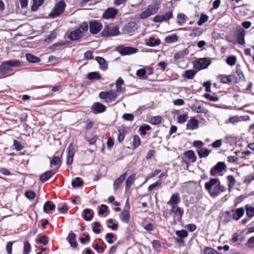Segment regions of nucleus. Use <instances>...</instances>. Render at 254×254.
I'll return each mask as SVG.
<instances>
[{
  "label": "nucleus",
  "mask_w": 254,
  "mask_h": 254,
  "mask_svg": "<svg viewBox=\"0 0 254 254\" xmlns=\"http://www.w3.org/2000/svg\"><path fill=\"white\" fill-rule=\"evenodd\" d=\"M140 144V139L138 135H134L133 136V141H132V147L134 149L136 148L137 147H138Z\"/></svg>",
  "instance_id": "de8ad7c7"
},
{
  "label": "nucleus",
  "mask_w": 254,
  "mask_h": 254,
  "mask_svg": "<svg viewBox=\"0 0 254 254\" xmlns=\"http://www.w3.org/2000/svg\"><path fill=\"white\" fill-rule=\"evenodd\" d=\"M65 3L63 0L59 1L55 5L53 11L49 14V16L55 18L62 14L64 11Z\"/></svg>",
  "instance_id": "20e7f679"
},
{
  "label": "nucleus",
  "mask_w": 254,
  "mask_h": 254,
  "mask_svg": "<svg viewBox=\"0 0 254 254\" xmlns=\"http://www.w3.org/2000/svg\"><path fill=\"white\" fill-rule=\"evenodd\" d=\"M117 96L116 92L112 90L106 92L102 91L99 94V98L104 100L106 102H111L115 101Z\"/></svg>",
  "instance_id": "39448f33"
},
{
  "label": "nucleus",
  "mask_w": 254,
  "mask_h": 254,
  "mask_svg": "<svg viewBox=\"0 0 254 254\" xmlns=\"http://www.w3.org/2000/svg\"><path fill=\"white\" fill-rule=\"evenodd\" d=\"M119 217L121 221L125 223L129 222L130 216L129 212L127 210H123L119 214Z\"/></svg>",
  "instance_id": "bb28decb"
},
{
  "label": "nucleus",
  "mask_w": 254,
  "mask_h": 254,
  "mask_svg": "<svg viewBox=\"0 0 254 254\" xmlns=\"http://www.w3.org/2000/svg\"><path fill=\"white\" fill-rule=\"evenodd\" d=\"M61 162V160L59 157L54 156L52 160H51L50 164L51 165L56 166L60 164Z\"/></svg>",
  "instance_id": "338daca9"
},
{
  "label": "nucleus",
  "mask_w": 254,
  "mask_h": 254,
  "mask_svg": "<svg viewBox=\"0 0 254 254\" xmlns=\"http://www.w3.org/2000/svg\"><path fill=\"white\" fill-rule=\"evenodd\" d=\"M161 41L159 39H155L153 37H151L146 42V45L149 47H155L160 44Z\"/></svg>",
  "instance_id": "7c9ffc66"
},
{
  "label": "nucleus",
  "mask_w": 254,
  "mask_h": 254,
  "mask_svg": "<svg viewBox=\"0 0 254 254\" xmlns=\"http://www.w3.org/2000/svg\"><path fill=\"white\" fill-rule=\"evenodd\" d=\"M127 175V173L126 172L123 174L121 175L118 178H117L114 182L113 187L114 190H117L122 184V183L124 181L126 176Z\"/></svg>",
  "instance_id": "5701e85b"
},
{
  "label": "nucleus",
  "mask_w": 254,
  "mask_h": 254,
  "mask_svg": "<svg viewBox=\"0 0 254 254\" xmlns=\"http://www.w3.org/2000/svg\"><path fill=\"white\" fill-rule=\"evenodd\" d=\"M100 227V224L98 222H95L94 223V225L92 228V230L95 234H99L101 232V230L99 228Z\"/></svg>",
  "instance_id": "774afa93"
},
{
  "label": "nucleus",
  "mask_w": 254,
  "mask_h": 254,
  "mask_svg": "<svg viewBox=\"0 0 254 254\" xmlns=\"http://www.w3.org/2000/svg\"><path fill=\"white\" fill-rule=\"evenodd\" d=\"M74 149L73 148L72 144L71 143L69 145L67 148L66 159V163L67 165H70L72 164L73 160V157L74 156Z\"/></svg>",
  "instance_id": "9b49d317"
},
{
  "label": "nucleus",
  "mask_w": 254,
  "mask_h": 254,
  "mask_svg": "<svg viewBox=\"0 0 254 254\" xmlns=\"http://www.w3.org/2000/svg\"><path fill=\"white\" fill-rule=\"evenodd\" d=\"M181 199L180 195L178 193H173L169 201L167 202L168 204H169L171 207L177 206V204L180 202Z\"/></svg>",
  "instance_id": "2eb2a0df"
},
{
  "label": "nucleus",
  "mask_w": 254,
  "mask_h": 254,
  "mask_svg": "<svg viewBox=\"0 0 254 254\" xmlns=\"http://www.w3.org/2000/svg\"><path fill=\"white\" fill-rule=\"evenodd\" d=\"M210 63L206 60H203L202 62H197L196 64H194V67L198 70L206 68Z\"/></svg>",
  "instance_id": "c85d7f7f"
},
{
  "label": "nucleus",
  "mask_w": 254,
  "mask_h": 254,
  "mask_svg": "<svg viewBox=\"0 0 254 254\" xmlns=\"http://www.w3.org/2000/svg\"><path fill=\"white\" fill-rule=\"evenodd\" d=\"M254 180V173L245 177L244 183L249 184Z\"/></svg>",
  "instance_id": "680f3d73"
},
{
  "label": "nucleus",
  "mask_w": 254,
  "mask_h": 254,
  "mask_svg": "<svg viewBox=\"0 0 254 254\" xmlns=\"http://www.w3.org/2000/svg\"><path fill=\"white\" fill-rule=\"evenodd\" d=\"M204 188L210 195L213 198L226 190L225 187L221 184L219 179L217 178L211 179L209 182L205 184Z\"/></svg>",
  "instance_id": "f257e3e1"
},
{
  "label": "nucleus",
  "mask_w": 254,
  "mask_h": 254,
  "mask_svg": "<svg viewBox=\"0 0 254 254\" xmlns=\"http://www.w3.org/2000/svg\"><path fill=\"white\" fill-rule=\"evenodd\" d=\"M20 65V62L18 60H11L3 62L0 65V72L2 74H6L10 71L13 67Z\"/></svg>",
  "instance_id": "f03ea898"
},
{
  "label": "nucleus",
  "mask_w": 254,
  "mask_h": 254,
  "mask_svg": "<svg viewBox=\"0 0 254 254\" xmlns=\"http://www.w3.org/2000/svg\"><path fill=\"white\" fill-rule=\"evenodd\" d=\"M245 209L243 207H240L234 210L233 213V219L238 221L244 215Z\"/></svg>",
  "instance_id": "393cba45"
},
{
  "label": "nucleus",
  "mask_w": 254,
  "mask_h": 254,
  "mask_svg": "<svg viewBox=\"0 0 254 254\" xmlns=\"http://www.w3.org/2000/svg\"><path fill=\"white\" fill-rule=\"evenodd\" d=\"M118 11L114 7L108 8L102 14L103 19H109L114 18L117 15Z\"/></svg>",
  "instance_id": "9d476101"
},
{
  "label": "nucleus",
  "mask_w": 254,
  "mask_h": 254,
  "mask_svg": "<svg viewBox=\"0 0 254 254\" xmlns=\"http://www.w3.org/2000/svg\"><path fill=\"white\" fill-rule=\"evenodd\" d=\"M96 61L98 63L100 66V68L103 70H105L108 68V64L106 63L105 60L101 57H96Z\"/></svg>",
  "instance_id": "473e14b6"
},
{
  "label": "nucleus",
  "mask_w": 254,
  "mask_h": 254,
  "mask_svg": "<svg viewBox=\"0 0 254 254\" xmlns=\"http://www.w3.org/2000/svg\"><path fill=\"white\" fill-rule=\"evenodd\" d=\"M219 78L221 82L223 83L230 84L231 83H237L238 82L237 77L234 75L230 74L226 75L224 74H220L219 75Z\"/></svg>",
  "instance_id": "1a4fd4ad"
},
{
  "label": "nucleus",
  "mask_w": 254,
  "mask_h": 254,
  "mask_svg": "<svg viewBox=\"0 0 254 254\" xmlns=\"http://www.w3.org/2000/svg\"><path fill=\"white\" fill-rule=\"evenodd\" d=\"M236 75L237 77L238 82L240 81H243L245 80V76L244 74L241 69L239 65H237L236 67V72H235Z\"/></svg>",
  "instance_id": "e433bc0d"
},
{
  "label": "nucleus",
  "mask_w": 254,
  "mask_h": 254,
  "mask_svg": "<svg viewBox=\"0 0 254 254\" xmlns=\"http://www.w3.org/2000/svg\"><path fill=\"white\" fill-rule=\"evenodd\" d=\"M44 1L45 0H33V3L31 7V10L36 11L39 7L43 4Z\"/></svg>",
  "instance_id": "a19ab883"
},
{
  "label": "nucleus",
  "mask_w": 254,
  "mask_h": 254,
  "mask_svg": "<svg viewBox=\"0 0 254 254\" xmlns=\"http://www.w3.org/2000/svg\"><path fill=\"white\" fill-rule=\"evenodd\" d=\"M57 37V33L55 31H52L45 39L46 43H50L52 42Z\"/></svg>",
  "instance_id": "09e8293b"
},
{
  "label": "nucleus",
  "mask_w": 254,
  "mask_h": 254,
  "mask_svg": "<svg viewBox=\"0 0 254 254\" xmlns=\"http://www.w3.org/2000/svg\"><path fill=\"white\" fill-rule=\"evenodd\" d=\"M56 208L55 204L51 201H46L43 206V211L45 213H49V211H53Z\"/></svg>",
  "instance_id": "a878e982"
},
{
  "label": "nucleus",
  "mask_w": 254,
  "mask_h": 254,
  "mask_svg": "<svg viewBox=\"0 0 254 254\" xmlns=\"http://www.w3.org/2000/svg\"><path fill=\"white\" fill-rule=\"evenodd\" d=\"M83 184V182L82 179L80 177H76L74 180L71 182V186L73 188L79 187Z\"/></svg>",
  "instance_id": "c03bdc74"
},
{
  "label": "nucleus",
  "mask_w": 254,
  "mask_h": 254,
  "mask_svg": "<svg viewBox=\"0 0 254 254\" xmlns=\"http://www.w3.org/2000/svg\"><path fill=\"white\" fill-rule=\"evenodd\" d=\"M245 31L243 29L241 28L238 29L236 38L237 42L240 45H243L245 44Z\"/></svg>",
  "instance_id": "6ab92c4d"
},
{
  "label": "nucleus",
  "mask_w": 254,
  "mask_h": 254,
  "mask_svg": "<svg viewBox=\"0 0 254 254\" xmlns=\"http://www.w3.org/2000/svg\"><path fill=\"white\" fill-rule=\"evenodd\" d=\"M189 53V50L186 48L178 53H175L174 54V58L176 60L180 59H183L185 56L188 55Z\"/></svg>",
  "instance_id": "72a5a7b5"
},
{
  "label": "nucleus",
  "mask_w": 254,
  "mask_h": 254,
  "mask_svg": "<svg viewBox=\"0 0 254 254\" xmlns=\"http://www.w3.org/2000/svg\"><path fill=\"white\" fill-rule=\"evenodd\" d=\"M250 117L249 116H235L230 117L229 119V122L231 124H235L236 123H238L239 122H241L242 120L243 121H248L250 120Z\"/></svg>",
  "instance_id": "4be33fe9"
},
{
  "label": "nucleus",
  "mask_w": 254,
  "mask_h": 254,
  "mask_svg": "<svg viewBox=\"0 0 254 254\" xmlns=\"http://www.w3.org/2000/svg\"><path fill=\"white\" fill-rule=\"evenodd\" d=\"M202 33L201 31L200 30L199 28L196 27L194 29L192 32L190 33V36L196 37L200 35Z\"/></svg>",
  "instance_id": "69168bd1"
},
{
  "label": "nucleus",
  "mask_w": 254,
  "mask_h": 254,
  "mask_svg": "<svg viewBox=\"0 0 254 254\" xmlns=\"http://www.w3.org/2000/svg\"><path fill=\"white\" fill-rule=\"evenodd\" d=\"M183 76L188 79H191L194 76V73L191 69L187 70L184 72Z\"/></svg>",
  "instance_id": "49530a36"
},
{
  "label": "nucleus",
  "mask_w": 254,
  "mask_h": 254,
  "mask_svg": "<svg viewBox=\"0 0 254 254\" xmlns=\"http://www.w3.org/2000/svg\"><path fill=\"white\" fill-rule=\"evenodd\" d=\"M188 119V115L187 114H184L180 115L178 117L177 122L179 124L185 123Z\"/></svg>",
  "instance_id": "052dcab7"
},
{
  "label": "nucleus",
  "mask_w": 254,
  "mask_h": 254,
  "mask_svg": "<svg viewBox=\"0 0 254 254\" xmlns=\"http://www.w3.org/2000/svg\"><path fill=\"white\" fill-rule=\"evenodd\" d=\"M162 118L160 116H155L151 118L150 123L152 125H157L161 124Z\"/></svg>",
  "instance_id": "8fccbe9b"
},
{
  "label": "nucleus",
  "mask_w": 254,
  "mask_h": 254,
  "mask_svg": "<svg viewBox=\"0 0 254 254\" xmlns=\"http://www.w3.org/2000/svg\"><path fill=\"white\" fill-rule=\"evenodd\" d=\"M31 250V245L28 241H26L24 242L23 253L25 254H29Z\"/></svg>",
  "instance_id": "5fc2aeb1"
},
{
  "label": "nucleus",
  "mask_w": 254,
  "mask_h": 254,
  "mask_svg": "<svg viewBox=\"0 0 254 254\" xmlns=\"http://www.w3.org/2000/svg\"><path fill=\"white\" fill-rule=\"evenodd\" d=\"M184 155L191 162L193 163L196 161V157L194 154L193 151L191 150H188L184 153Z\"/></svg>",
  "instance_id": "2f4dec72"
},
{
  "label": "nucleus",
  "mask_w": 254,
  "mask_h": 254,
  "mask_svg": "<svg viewBox=\"0 0 254 254\" xmlns=\"http://www.w3.org/2000/svg\"><path fill=\"white\" fill-rule=\"evenodd\" d=\"M91 110L94 114H98L104 112L106 107L100 102H96L92 105Z\"/></svg>",
  "instance_id": "f8f14e48"
},
{
  "label": "nucleus",
  "mask_w": 254,
  "mask_h": 254,
  "mask_svg": "<svg viewBox=\"0 0 254 254\" xmlns=\"http://www.w3.org/2000/svg\"><path fill=\"white\" fill-rule=\"evenodd\" d=\"M203 96L210 101L215 102L218 101L219 100L218 97L217 96H212L209 93H206L204 94Z\"/></svg>",
  "instance_id": "0e129e2a"
},
{
  "label": "nucleus",
  "mask_w": 254,
  "mask_h": 254,
  "mask_svg": "<svg viewBox=\"0 0 254 254\" xmlns=\"http://www.w3.org/2000/svg\"><path fill=\"white\" fill-rule=\"evenodd\" d=\"M136 24L135 22L127 23L123 28V31L126 34H129L136 30Z\"/></svg>",
  "instance_id": "4468645a"
},
{
  "label": "nucleus",
  "mask_w": 254,
  "mask_h": 254,
  "mask_svg": "<svg viewBox=\"0 0 254 254\" xmlns=\"http://www.w3.org/2000/svg\"><path fill=\"white\" fill-rule=\"evenodd\" d=\"M161 15L164 21H168L173 17V12L172 11H168Z\"/></svg>",
  "instance_id": "864d4df0"
},
{
  "label": "nucleus",
  "mask_w": 254,
  "mask_h": 254,
  "mask_svg": "<svg viewBox=\"0 0 254 254\" xmlns=\"http://www.w3.org/2000/svg\"><path fill=\"white\" fill-rule=\"evenodd\" d=\"M119 134L118 136V140L119 142H122L125 136V130L124 129L120 128L118 129Z\"/></svg>",
  "instance_id": "13d9d810"
},
{
  "label": "nucleus",
  "mask_w": 254,
  "mask_h": 254,
  "mask_svg": "<svg viewBox=\"0 0 254 254\" xmlns=\"http://www.w3.org/2000/svg\"><path fill=\"white\" fill-rule=\"evenodd\" d=\"M25 56L26 60L32 63H38L41 61V59L31 54H26Z\"/></svg>",
  "instance_id": "c9c22d12"
},
{
  "label": "nucleus",
  "mask_w": 254,
  "mask_h": 254,
  "mask_svg": "<svg viewBox=\"0 0 254 254\" xmlns=\"http://www.w3.org/2000/svg\"><path fill=\"white\" fill-rule=\"evenodd\" d=\"M237 61L236 57L235 56H230L226 59L227 64L233 66L235 64Z\"/></svg>",
  "instance_id": "6e6d98bb"
},
{
  "label": "nucleus",
  "mask_w": 254,
  "mask_h": 254,
  "mask_svg": "<svg viewBox=\"0 0 254 254\" xmlns=\"http://www.w3.org/2000/svg\"><path fill=\"white\" fill-rule=\"evenodd\" d=\"M150 129H151V127L148 125L142 126L139 128V130L141 132V134L143 135L146 134L147 130H149Z\"/></svg>",
  "instance_id": "4d7b16f0"
},
{
  "label": "nucleus",
  "mask_w": 254,
  "mask_h": 254,
  "mask_svg": "<svg viewBox=\"0 0 254 254\" xmlns=\"http://www.w3.org/2000/svg\"><path fill=\"white\" fill-rule=\"evenodd\" d=\"M135 177V174H132L126 181V189H129L134 182V178Z\"/></svg>",
  "instance_id": "79ce46f5"
},
{
  "label": "nucleus",
  "mask_w": 254,
  "mask_h": 254,
  "mask_svg": "<svg viewBox=\"0 0 254 254\" xmlns=\"http://www.w3.org/2000/svg\"><path fill=\"white\" fill-rule=\"evenodd\" d=\"M178 41V37L176 34H172L171 35L166 37L164 39L165 43L168 44L173 43Z\"/></svg>",
  "instance_id": "4c0bfd02"
},
{
  "label": "nucleus",
  "mask_w": 254,
  "mask_h": 254,
  "mask_svg": "<svg viewBox=\"0 0 254 254\" xmlns=\"http://www.w3.org/2000/svg\"><path fill=\"white\" fill-rule=\"evenodd\" d=\"M114 237H115V235L113 233H108L106 234L105 238L109 244H112L114 243V241L113 240V239L114 238Z\"/></svg>",
  "instance_id": "e2e57ef3"
},
{
  "label": "nucleus",
  "mask_w": 254,
  "mask_h": 254,
  "mask_svg": "<svg viewBox=\"0 0 254 254\" xmlns=\"http://www.w3.org/2000/svg\"><path fill=\"white\" fill-rule=\"evenodd\" d=\"M187 16L184 13H180L177 15V23L179 25H183L186 21Z\"/></svg>",
  "instance_id": "37998d69"
},
{
  "label": "nucleus",
  "mask_w": 254,
  "mask_h": 254,
  "mask_svg": "<svg viewBox=\"0 0 254 254\" xmlns=\"http://www.w3.org/2000/svg\"><path fill=\"white\" fill-rule=\"evenodd\" d=\"M176 235L177 236L178 238H184L188 236V234L186 230H178L176 232Z\"/></svg>",
  "instance_id": "603ef678"
},
{
  "label": "nucleus",
  "mask_w": 254,
  "mask_h": 254,
  "mask_svg": "<svg viewBox=\"0 0 254 254\" xmlns=\"http://www.w3.org/2000/svg\"><path fill=\"white\" fill-rule=\"evenodd\" d=\"M118 51L122 56H126L134 54L137 52L138 49L132 47H125L124 46H119L117 47Z\"/></svg>",
  "instance_id": "0eeeda50"
},
{
  "label": "nucleus",
  "mask_w": 254,
  "mask_h": 254,
  "mask_svg": "<svg viewBox=\"0 0 254 254\" xmlns=\"http://www.w3.org/2000/svg\"><path fill=\"white\" fill-rule=\"evenodd\" d=\"M103 25L100 22L92 20L89 21V28L90 32L93 35L98 34L102 29Z\"/></svg>",
  "instance_id": "423d86ee"
},
{
  "label": "nucleus",
  "mask_w": 254,
  "mask_h": 254,
  "mask_svg": "<svg viewBox=\"0 0 254 254\" xmlns=\"http://www.w3.org/2000/svg\"><path fill=\"white\" fill-rule=\"evenodd\" d=\"M160 5L157 2H154L152 4L149 5L147 10L148 11L149 13L151 15H153L156 13L159 8Z\"/></svg>",
  "instance_id": "cd10ccee"
},
{
  "label": "nucleus",
  "mask_w": 254,
  "mask_h": 254,
  "mask_svg": "<svg viewBox=\"0 0 254 254\" xmlns=\"http://www.w3.org/2000/svg\"><path fill=\"white\" fill-rule=\"evenodd\" d=\"M227 180L229 182L228 186L230 188L233 187L235 183H236V180L233 176L232 175H229L227 176Z\"/></svg>",
  "instance_id": "bf43d9fd"
},
{
  "label": "nucleus",
  "mask_w": 254,
  "mask_h": 254,
  "mask_svg": "<svg viewBox=\"0 0 254 254\" xmlns=\"http://www.w3.org/2000/svg\"><path fill=\"white\" fill-rule=\"evenodd\" d=\"M76 236L75 233L71 232L69 233L66 238V240L69 243L70 246L73 248L75 249L77 247V243L76 240Z\"/></svg>",
  "instance_id": "dca6fc26"
},
{
  "label": "nucleus",
  "mask_w": 254,
  "mask_h": 254,
  "mask_svg": "<svg viewBox=\"0 0 254 254\" xmlns=\"http://www.w3.org/2000/svg\"><path fill=\"white\" fill-rule=\"evenodd\" d=\"M208 19V16L206 14H201L197 22L198 25H202L204 23L207 22Z\"/></svg>",
  "instance_id": "3c124183"
},
{
  "label": "nucleus",
  "mask_w": 254,
  "mask_h": 254,
  "mask_svg": "<svg viewBox=\"0 0 254 254\" xmlns=\"http://www.w3.org/2000/svg\"><path fill=\"white\" fill-rule=\"evenodd\" d=\"M68 207L66 203L63 202L58 204V210L62 214L66 213L68 211Z\"/></svg>",
  "instance_id": "ea45409f"
},
{
  "label": "nucleus",
  "mask_w": 254,
  "mask_h": 254,
  "mask_svg": "<svg viewBox=\"0 0 254 254\" xmlns=\"http://www.w3.org/2000/svg\"><path fill=\"white\" fill-rule=\"evenodd\" d=\"M171 213H174L177 217V219L180 221L184 214V210L178 206L171 207Z\"/></svg>",
  "instance_id": "f3484780"
},
{
  "label": "nucleus",
  "mask_w": 254,
  "mask_h": 254,
  "mask_svg": "<svg viewBox=\"0 0 254 254\" xmlns=\"http://www.w3.org/2000/svg\"><path fill=\"white\" fill-rule=\"evenodd\" d=\"M246 214L249 219L254 217V207L247 205L246 206Z\"/></svg>",
  "instance_id": "a18cd8bd"
},
{
  "label": "nucleus",
  "mask_w": 254,
  "mask_h": 254,
  "mask_svg": "<svg viewBox=\"0 0 254 254\" xmlns=\"http://www.w3.org/2000/svg\"><path fill=\"white\" fill-rule=\"evenodd\" d=\"M120 33L119 28L118 26L105 25L101 33V35L102 37H114L119 35Z\"/></svg>",
  "instance_id": "7ed1b4c3"
},
{
  "label": "nucleus",
  "mask_w": 254,
  "mask_h": 254,
  "mask_svg": "<svg viewBox=\"0 0 254 254\" xmlns=\"http://www.w3.org/2000/svg\"><path fill=\"white\" fill-rule=\"evenodd\" d=\"M124 84V81L121 77H119L116 82V87L117 92H125V88H122V85Z\"/></svg>",
  "instance_id": "f704fd0d"
},
{
  "label": "nucleus",
  "mask_w": 254,
  "mask_h": 254,
  "mask_svg": "<svg viewBox=\"0 0 254 254\" xmlns=\"http://www.w3.org/2000/svg\"><path fill=\"white\" fill-rule=\"evenodd\" d=\"M211 150L207 148H197L196 152L200 158L207 157L211 152Z\"/></svg>",
  "instance_id": "c756f323"
},
{
  "label": "nucleus",
  "mask_w": 254,
  "mask_h": 254,
  "mask_svg": "<svg viewBox=\"0 0 254 254\" xmlns=\"http://www.w3.org/2000/svg\"><path fill=\"white\" fill-rule=\"evenodd\" d=\"M226 168V165L224 162H219L211 169L210 171V175L212 176H215L217 174L222 175L221 173Z\"/></svg>",
  "instance_id": "6e6552de"
},
{
  "label": "nucleus",
  "mask_w": 254,
  "mask_h": 254,
  "mask_svg": "<svg viewBox=\"0 0 254 254\" xmlns=\"http://www.w3.org/2000/svg\"><path fill=\"white\" fill-rule=\"evenodd\" d=\"M87 78L90 80H99L101 79V76L98 72H91L87 74Z\"/></svg>",
  "instance_id": "58836bf2"
},
{
  "label": "nucleus",
  "mask_w": 254,
  "mask_h": 254,
  "mask_svg": "<svg viewBox=\"0 0 254 254\" xmlns=\"http://www.w3.org/2000/svg\"><path fill=\"white\" fill-rule=\"evenodd\" d=\"M94 214V211L92 209L86 208L83 211L82 216L85 221H89L93 219Z\"/></svg>",
  "instance_id": "412c9836"
},
{
  "label": "nucleus",
  "mask_w": 254,
  "mask_h": 254,
  "mask_svg": "<svg viewBox=\"0 0 254 254\" xmlns=\"http://www.w3.org/2000/svg\"><path fill=\"white\" fill-rule=\"evenodd\" d=\"M56 173L55 171L53 170H50L45 172L42 174L39 177V181L41 183H45L51 178Z\"/></svg>",
  "instance_id": "a211bd4d"
},
{
  "label": "nucleus",
  "mask_w": 254,
  "mask_h": 254,
  "mask_svg": "<svg viewBox=\"0 0 254 254\" xmlns=\"http://www.w3.org/2000/svg\"><path fill=\"white\" fill-rule=\"evenodd\" d=\"M83 35V33L80 29H76L70 33L68 38L71 41H75L81 38Z\"/></svg>",
  "instance_id": "ddd939ff"
},
{
  "label": "nucleus",
  "mask_w": 254,
  "mask_h": 254,
  "mask_svg": "<svg viewBox=\"0 0 254 254\" xmlns=\"http://www.w3.org/2000/svg\"><path fill=\"white\" fill-rule=\"evenodd\" d=\"M198 127V121L194 118H191L187 124V129L193 130Z\"/></svg>",
  "instance_id": "aec40b11"
},
{
  "label": "nucleus",
  "mask_w": 254,
  "mask_h": 254,
  "mask_svg": "<svg viewBox=\"0 0 254 254\" xmlns=\"http://www.w3.org/2000/svg\"><path fill=\"white\" fill-rule=\"evenodd\" d=\"M190 109L193 112L197 113L206 114L208 112L206 108L203 107H201L200 105L197 104L192 105Z\"/></svg>",
  "instance_id": "b1692460"
}]
</instances>
